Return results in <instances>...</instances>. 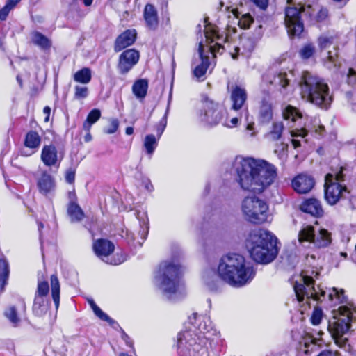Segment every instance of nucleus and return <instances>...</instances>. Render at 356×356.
<instances>
[{"label": "nucleus", "instance_id": "1", "mask_svg": "<svg viewBox=\"0 0 356 356\" xmlns=\"http://www.w3.org/2000/svg\"><path fill=\"white\" fill-rule=\"evenodd\" d=\"M318 273L314 270L309 275L307 271H302L300 275L293 278L292 284L296 300L299 302L306 301L310 305L311 300L323 302L327 298L332 305L343 304L337 310H333L334 316L329 321L328 330L333 337L335 343L347 352L351 350V346L347 337L344 335L350 327L356 328V304L348 302L347 297L344 295L343 289L333 287L324 290L321 286H314V278Z\"/></svg>", "mask_w": 356, "mask_h": 356}, {"label": "nucleus", "instance_id": "2", "mask_svg": "<svg viewBox=\"0 0 356 356\" xmlns=\"http://www.w3.org/2000/svg\"><path fill=\"white\" fill-rule=\"evenodd\" d=\"M230 172L243 190L255 193H262L277 177L274 165L263 159L241 156L235 157Z\"/></svg>", "mask_w": 356, "mask_h": 356}, {"label": "nucleus", "instance_id": "3", "mask_svg": "<svg viewBox=\"0 0 356 356\" xmlns=\"http://www.w3.org/2000/svg\"><path fill=\"white\" fill-rule=\"evenodd\" d=\"M219 277L229 285L240 288L250 284L256 275L253 266L239 254L229 253L221 257L218 266Z\"/></svg>", "mask_w": 356, "mask_h": 356}, {"label": "nucleus", "instance_id": "4", "mask_svg": "<svg viewBox=\"0 0 356 356\" xmlns=\"http://www.w3.org/2000/svg\"><path fill=\"white\" fill-rule=\"evenodd\" d=\"M287 4L284 9V24L289 36L300 37L303 33L305 27L302 16L311 22H321L328 15L326 8H321L316 13V9L310 4H296L293 0H287Z\"/></svg>", "mask_w": 356, "mask_h": 356}, {"label": "nucleus", "instance_id": "5", "mask_svg": "<svg viewBox=\"0 0 356 356\" xmlns=\"http://www.w3.org/2000/svg\"><path fill=\"white\" fill-rule=\"evenodd\" d=\"M246 246L252 259L259 264L272 262L278 254L277 238L271 232L262 229L250 234Z\"/></svg>", "mask_w": 356, "mask_h": 356}, {"label": "nucleus", "instance_id": "6", "mask_svg": "<svg viewBox=\"0 0 356 356\" xmlns=\"http://www.w3.org/2000/svg\"><path fill=\"white\" fill-rule=\"evenodd\" d=\"M182 267L177 261L169 260L160 264L154 278L160 289L169 300H175L178 298L182 286Z\"/></svg>", "mask_w": 356, "mask_h": 356}, {"label": "nucleus", "instance_id": "7", "mask_svg": "<svg viewBox=\"0 0 356 356\" xmlns=\"http://www.w3.org/2000/svg\"><path fill=\"white\" fill-rule=\"evenodd\" d=\"M298 84L302 97L307 101L325 108L331 104L329 87L321 77L305 71Z\"/></svg>", "mask_w": 356, "mask_h": 356}, {"label": "nucleus", "instance_id": "8", "mask_svg": "<svg viewBox=\"0 0 356 356\" xmlns=\"http://www.w3.org/2000/svg\"><path fill=\"white\" fill-rule=\"evenodd\" d=\"M198 316L193 313L188 317L191 327L188 330L179 332L177 335V349L179 354L183 356H194V353H198L205 343L204 339H208L204 334L209 332V328L204 322L196 326V321Z\"/></svg>", "mask_w": 356, "mask_h": 356}, {"label": "nucleus", "instance_id": "9", "mask_svg": "<svg viewBox=\"0 0 356 356\" xmlns=\"http://www.w3.org/2000/svg\"><path fill=\"white\" fill-rule=\"evenodd\" d=\"M241 209L245 219L253 224H262L268 220V205L256 196H248L242 202Z\"/></svg>", "mask_w": 356, "mask_h": 356}, {"label": "nucleus", "instance_id": "10", "mask_svg": "<svg viewBox=\"0 0 356 356\" xmlns=\"http://www.w3.org/2000/svg\"><path fill=\"white\" fill-rule=\"evenodd\" d=\"M298 241L306 249L325 248L331 243V234L325 229L316 231L314 227L307 225L299 232Z\"/></svg>", "mask_w": 356, "mask_h": 356}, {"label": "nucleus", "instance_id": "11", "mask_svg": "<svg viewBox=\"0 0 356 356\" xmlns=\"http://www.w3.org/2000/svg\"><path fill=\"white\" fill-rule=\"evenodd\" d=\"M295 77V71L289 67H277L268 69L262 75V83L284 93L292 79Z\"/></svg>", "mask_w": 356, "mask_h": 356}, {"label": "nucleus", "instance_id": "12", "mask_svg": "<svg viewBox=\"0 0 356 356\" xmlns=\"http://www.w3.org/2000/svg\"><path fill=\"white\" fill-rule=\"evenodd\" d=\"M227 111L220 104L206 99L199 114V120L203 125L213 127L222 122Z\"/></svg>", "mask_w": 356, "mask_h": 356}, {"label": "nucleus", "instance_id": "13", "mask_svg": "<svg viewBox=\"0 0 356 356\" xmlns=\"http://www.w3.org/2000/svg\"><path fill=\"white\" fill-rule=\"evenodd\" d=\"M343 168L339 172L328 173L325 177V199L330 205L336 204L343 197V192L346 191V186H342L339 181L343 180Z\"/></svg>", "mask_w": 356, "mask_h": 356}, {"label": "nucleus", "instance_id": "14", "mask_svg": "<svg viewBox=\"0 0 356 356\" xmlns=\"http://www.w3.org/2000/svg\"><path fill=\"white\" fill-rule=\"evenodd\" d=\"M225 50V47L218 42L213 46H210L207 50L204 49V45L202 41H200L198 45V57L201 63L198 64L193 70V75L198 81L204 80V75L210 65L209 54L210 53L216 56V54H222Z\"/></svg>", "mask_w": 356, "mask_h": 356}, {"label": "nucleus", "instance_id": "15", "mask_svg": "<svg viewBox=\"0 0 356 356\" xmlns=\"http://www.w3.org/2000/svg\"><path fill=\"white\" fill-rule=\"evenodd\" d=\"M261 28V25L258 26L256 35L242 37L240 40L241 47L235 45L232 46L229 44L227 45L229 49V54L234 60H238L241 56L245 58L250 57L262 36Z\"/></svg>", "mask_w": 356, "mask_h": 356}, {"label": "nucleus", "instance_id": "16", "mask_svg": "<svg viewBox=\"0 0 356 356\" xmlns=\"http://www.w3.org/2000/svg\"><path fill=\"white\" fill-rule=\"evenodd\" d=\"M49 293L48 282L38 280L32 307L33 313L35 316H42L49 311L51 305Z\"/></svg>", "mask_w": 356, "mask_h": 356}, {"label": "nucleus", "instance_id": "17", "mask_svg": "<svg viewBox=\"0 0 356 356\" xmlns=\"http://www.w3.org/2000/svg\"><path fill=\"white\" fill-rule=\"evenodd\" d=\"M324 65L330 70H332L336 74H340L341 76H346V82L352 87L356 86V71L353 68H348V71L341 70V63L338 59L337 53L332 54L331 51L327 53V56L323 59Z\"/></svg>", "mask_w": 356, "mask_h": 356}, {"label": "nucleus", "instance_id": "18", "mask_svg": "<svg viewBox=\"0 0 356 356\" xmlns=\"http://www.w3.org/2000/svg\"><path fill=\"white\" fill-rule=\"evenodd\" d=\"M248 94L245 88L235 86L231 92V108L235 111H241V118H244L248 122L249 111L246 104Z\"/></svg>", "mask_w": 356, "mask_h": 356}, {"label": "nucleus", "instance_id": "19", "mask_svg": "<svg viewBox=\"0 0 356 356\" xmlns=\"http://www.w3.org/2000/svg\"><path fill=\"white\" fill-rule=\"evenodd\" d=\"M64 157V152L54 144L50 143L42 147L40 159L46 167H59Z\"/></svg>", "mask_w": 356, "mask_h": 356}, {"label": "nucleus", "instance_id": "20", "mask_svg": "<svg viewBox=\"0 0 356 356\" xmlns=\"http://www.w3.org/2000/svg\"><path fill=\"white\" fill-rule=\"evenodd\" d=\"M140 54L134 49H129L124 51L119 56L118 69L121 74L128 73L132 67L138 62Z\"/></svg>", "mask_w": 356, "mask_h": 356}, {"label": "nucleus", "instance_id": "21", "mask_svg": "<svg viewBox=\"0 0 356 356\" xmlns=\"http://www.w3.org/2000/svg\"><path fill=\"white\" fill-rule=\"evenodd\" d=\"M314 179L309 175L300 174L292 180V186L298 193H307L314 186Z\"/></svg>", "mask_w": 356, "mask_h": 356}, {"label": "nucleus", "instance_id": "22", "mask_svg": "<svg viewBox=\"0 0 356 356\" xmlns=\"http://www.w3.org/2000/svg\"><path fill=\"white\" fill-rule=\"evenodd\" d=\"M137 33L135 29H127L120 34L114 42L115 52H119L132 45L136 39Z\"/></svg>", "mask_w": 356, "mask_h": 356}, {"label": "nucleus", "instance_id": "23", "mask_svg": "<svg viewBox=\"0 0 356 356\" xmlns=\"http://www.w3.org/2000/svg\"><path fill=\"white\" fill-rule=\"evenodd\" d=\"M143 18L146 27L151 31H156L159 26L158 12L156 8L147 3L143 10Z\"/></svg>", "mask_w": 356, "mask_h": 356}, {"label": "nucleus", "instance_id": "24", "mask_svg": "<svg viewBox=\"0 0 356 356\" xmlns=\"http://www.w3.org/2000/svg\"><path fill=\"white\" fill-rule=\"evenodd\" d=\"M93 250L96 255L104 260L103 257H107L113 252L115 245L111 241L101 238L94 242Z\"/></svg>", "mask_w": 356, "mask_h": 356}, {"label": "nucleus", "instance_id": "25", "mask_svg": "<svg viewBox=\"0 0 356 356\" xmlns=\"http://www.w3.org/2000/svg\"><path fill=\"white\" fill-rule=\"evenodd\" d=\"M37 185L40 193L47 195L54 190L56 187L55 179L47 171H44L38 179Z\"/></svg>", "mask_w": 356, "mask_h": 356}, {"label": "nucleus", "instance_id": "26", "mask_svg": "<svg viewBox=\"0 0 356 356\" xmlns=\"http://www.w3.org/2000/svg\"><path fill=\"white\" fill-rule=\"evenodd\" d=\"M301 210L315 217H321L323 214V210L321 202L316 198L305 200L300 206Z\"/></svg>", "mask_w": 356, "mask_h": 356}, {"label": "nucleus", "instance_id": "27", "mask_svg": "<svg viewBox=\"0 0 356 356\" xmlns=\"http://www.w3.org/2000/svg\"><path fill=\"white\" fill-rule=\"evenodd\" d=\"M273 116L272 104L266 99H263L259 106L258 120L261 124L269 123Z\"/></svg>", "mask_w": 356, "mask_h": 356}, {"label": "nucleus", "instance_id": "28", "mask_svg": "<svg viewBox=\"0 0 356 356\" xmlns=\"http://www.w3.org/2000/svg\"><path fill=\"white\" fill-rule=\"evenodd\" d=\"M41 143L42 138L37 131L31 130L26 134L24 145L31 149L32 153H35L39 149Z\"/></svg>", "mask_w": 356, "mask_h": 356}, {"label": "nucleus", "instance_id": "29", "mask_svg": "<svg viewBox=\"0 0 356 356\" xmlns=\"http://www.w3.org/2000/svg\"><path fill=\"white\" fill-rule=\"evenodd\" d=\"M284 125L282 121L273 122L269 131L264 135L265 138L270 141H277L282 138Z\"/></svg>", "mask_w": 356, "mask_h": 356}, {"label": "nucleus", "instance_id": "30", "mask_svg": "<svg viewBox=\"0 0 356 356\" xmlns=\"http://www.w3.org/2000/svg\"><path fill=\"white\" fill-rule=\"evenodd\" d=\"M197 31L198 33H197V35H199V33H200V37L202 38V35H204L205 38V43H204V41L201 40L200 41L203 42V44L204 45V49L207 50L209 49L210 46L211 45V43H213L215 40V39H218L219 35L217 33L216 31L213 29H209V27L204 26V32L202 33V26L200 24H198L197 26Z\"/></svg>", "mask_w": 356, "mask_h": 356}, {"label": "nucleus", "instance_id": "31", "mask_svg": "<svg viewBox=\"0 0 356 356\" xmlns=\"http://www.w3.org/2000/svg\"><path fill=\"white\" fill-rule=\"evenodd\" d=\"M339 39V35L337 33L327 32L321 35L318 38V45L321 50L329 48L332 44H334Z\"/></svg>", "mask_w": 356, "mask_h": 356}, {"label": "nucleus", "instance_id": "32", "mask_svg": "<svg viewBox=\"0 0 356 356\" xmlns=\"http://www.w3.org/2000/svg\"><path fill=\"white\" fill-rule=\"evenodd\" d=\"M67 214L72 222H77L82 220L84 217V212L80 206L74 201H70L67 206Z\"/></svg>", "mask_w": 356, "mask_h": 356}, {"label": "nucleus", "instance_id": "33", "mask_svg": "<svg viewBox=\"0 0 356 356\" xmlns=\"http://www.w3.org/2000/svg\"><path fill=\"white\" fill-rule=\"evenodd\" d=\"M148 81L147 79H138L132 86V92L136 98L143 99L147 95Z\"/></svg>", "mask_w": 356, "mask_h": 356}, {"label": "nucleus", "instance_id": "34", "mask_svg": "<svg viewBox=\"0 0 356 356\" xmlns=\"http://www.w3.org/2000/svg\"><path fill=\"white\" fill-rule=\"evenodd\" d=\"M51 295L54 301L56 310L57 311L60 305V283L56 275H51Z\"/></svg>", "mask_w": 356, "mask_h": 356}, {"label": "nucleus", "instance_id": "35", "mask_svg": "<svg viewBox=\"0 0 356 356\" xmlns=\"http://www.w3.org/2000/svg\"><path fill=\"white\" fill-rule=\"evenodd\" d=\"M33 43L42 50H49L51 47V41L44 35L38 31L32 33Z\"/></svg>", "mask_w": 356, "mask_h": 356}, {"label": "nucleus", "instance_id": "36", "mask_svg": "<svg viewBox=\"0 0 356 356\" xmlns=\"http://www.w3.org/2000/svg\"><path fill=\"white\" fill-rule=\"evenodd\" d=\"M10 274L9 264L5 258L0 259V293L3 292Z\"/></svg>", "mask_w": 356, "mask_h": 356}, {"label": "nucleus", "instance_id": "37", "mask_svg": "<svg viewBox=\"0 0 356 356\" xmlns=\"http://www.w3.org/2000/svg\"><path fill=\"white\" fill-rule=\"evenodd\" d=\"M101 118V111L99 109L94 108L91 110L87 115L86 120L83 123V129L86 131H90L91 127L97 122Z\"/></svg>", "mask_w": 356, "mask_h": 356}, {"label": "nucleus", "instance_id": "38", "mask_svg": "<svg viewBox=\"0 0 356 356\" xmlns=\"http://www.w3.org/2000/svg\"><path fill=\"white\" fill-rule=\"evenodd\" d=\"M4 315L13 327H17L20 325L22 319L19 317L15 307H9L5 310Z\"/></svg>", "mask_w": 356, "mask_h": 356}, {"label": "nucleus", "instance_id": "39", "mask_svg": "<svg viewBox=\"0 0 356 356\" xmlns=\"http://www.w3.org/2000/svg\"><path fill=\"white\" fill-rule=\"evenodd\" d=\"M92 79L91 70L88 67H83L77 71L74 75V80L83 84L88 83Z\"/></svg>", "mask_w": 356, "mask_h": 356}, {"label": "nucleus", "instance_id": "40", "mask_svg": "<svg viewBox=\"0 0 356 356\" xmlns=\"http://www.w3.org/2000/svg\"><path fill=\"white\" fill-rule=\"evenodd\" d=\"M158 138L153 134H148L144 139V147L147 154L152 156L158 145Z\"/></svg>", "mask_w": 356, "mask_h": 356}, {"label": "nucleus", "instance_id": "41", "mask_svg": "<svg viewBox=\"0 0 356 356\" xmlns=\"http://www.w3.org/2000/svg\"><path fill=\"white\" fill-rule=\"evenodd\" d=\"M136 214V217L140 222V230L139 231L138 234L140 235L141 239L143 241H144L146 239L149 232V225L147 214L145 213H143L141 216H140V212H137Z\"/></svg>", "mask_w": 356, "mask_h": 356}, {"label": "nucleus", "instance_id": "42", "mask_svg": "<svg viewBox=\"0 0 356 356\" xmlns=\"http://www.w3.org/2000/svg\"><path fill=\"white\" fill-rule=\"evenodd\" d=\"M282 114L285 120H290L292 122H295L297 119L302 118L301 113L296 108L291 105H288L284 108Z\"/></svg>", "mask_w": 356, "mask_h": 356}, {"label": "nucleus", "instance_id": "43", "mask_svg": "<svg viewBox=\"0 0 356 356\" xmlns=\"http://www.w3.org/2000/svg\"><path fill=\"white\" fill-rule=\"evenodd\" d=\"M170 98L168 99V106H167L166 111H165L164 115L163 116V118L161 119L159 124L156 127V131L158 139H159L161 138V136L163 134V133L166 127V125H167V119H168V113H169V110H170Z\"/></svg>", "mask_w": 356, "mask_h": 356}, {"label": "nucleus", "instance_id": "44", "mask_svg": "<svg viewBox=\"0 0 356 356\" xmlns=\"http://www.w3.org/2000/svg\"><path fill=\"white\" fill-rule=\"evenodd\" d=\"M316 51L314 45L312 43H308L304 45L299 51V55L302 59H309L313 56Z\"/></svg>", "mask_w": 356, "mask_h": 356}, {"label": "nucleus", "instance_id": "45", "mask_svg": "<svg viewBox=\"0 0 356 356\" xmlns=\"http://www.w3.org/2000/svg\"><path fill=\"white\" fill-rule=\"evenodd\" d=\"M95 314L102 321L107 322L113 328L119 327V324L108 315L104 313L99 307L93 311Z\"/></svg>", "mask_w": 356, "mask_h": 356}, {"label": "nucleus", "instance_id": "46", "mask_svg": "<svg viewBox=\"0 0 356 356\" xmlns=\"http://www.w3.org/2000/svg\"><path fill=\"white\" fill-rule=\"evenodd\" d=\"M74 99H83L88 96V88L86 86H76L74 88Z\"/></svg>", "mask_w": 356, "mask_h": 356}, {"label": "nucleus", "instance_id": "47", "mask_svg": "<svg viewBox=\"0 0 356 356\" xmlns=\"http://www.w3.org/2000/svg\"><path fill=\"white\" fill-rule=\"evenodd\" d=\"M136 178L141 181L142 185L147 191L152 192L154 190V186L150 179L144 176L141 172H138V175L136 176Z\"/></svg>", "mask_w": 356, "mask_h": 356}, {"label": "nucleus", "instance_id": "48", "mask_svg": "<svg viewBox=\"0 0 356 356\" xmlns=\"http://www.w3.org/2000/svg\"><path fill=\"white\" fill-rule=\"evenodd\" d=\"M253 19L250 14L243 15L241 19L238 20V25L241 28L246 29L250 26V24L252 23Z\"/></svg>", "mask_w": 356, "mask_h": 356}, {"label": "nucleus", "instance_id": "49", "mask_svg": "<svg viewBox=\"0 0 356 356\" xmlns=\"http://www.w3.org/2000/svg\"><path fill=\"white\" fill-rule=\"evenodd\" d=\"M242 119H244V118H241V111H239V115L236 117L232 118L229 122L227 120V116L225 118V119L222 120V122L221 124L226 127L228 128H233L235 127H237L239 121H241Z\"/></svg>", "mask_w": 356, "mask_h": 356}, {"label": "nucleus", "instance_id": "50", "mask_svg": "<svg viewBox=\"0 0 356 356\" xmlns=\"http://www.w3.org/2000/svg\"><path fill=\"white\" fill-rule=\"evenodd\" d=\"M127 260V255L124 253L115 254L112 258H111L110 261H106V262L112 264V265H119L122 263L124 262Z\"/></svg>", "mask_w": 356, "mask_h": 356}, {"label": "nucleus", "instance_id": "51", "mask_svg": "<svg viewBox=\"0 0 356 356\" xmlns=\"http://www.w3.org/2000/svg\"><path fill=\"white\" fill-rule=\"evenodd\" d=\"M76 170L73 168H68L65 173V181L70 184L74 183Z\"/></svg>", "mask_w": 356, "mask_h": 356}, {"label": "nucleus", "instance_id": "52", "mask_svg": "<svg viewBox=\"0 0 356 356\" xmlns=\"http://www.w3.org/2000/svg\"><path fill=\"white\" fill-rule=\"evenodd\" d=\"M118 327H116L115 328H117ZM120 330V332H121V337L122 339H123V341L125 342L126 345L129 347H130L133 352H135V350H134V341L133 340L131 339V337L124 332V330L120 327V326L118 327Z\"/></svg>", "mask_w": 356, "mask_h": 356}, {"label": "nucleus", "instance_id": "53", "mask_svg": "<svg viewBox=\"0 0 356 356\" xmlns=\"http://www.w3.org/2000/svg\"><path fill=\"white\" fill-rule=\"evenodd\" d=\"M322 320V312L320 309H315L311 317V322L313 325L320 324Z\"/></svg>", "mask_w": 356, "mask_h": 356}, {"label": "nucleus", "instance_id": "54", "mask_svg": "<svg viewBox=\"0 0 356 356\" xmlns=\"http://www.w3.org/2000/svg\"><path fill=\"white\" fill-rule=\"evenodd\" d=\"M119 127V121L117 119H112L110 121L109 127L105 129V133L113 134L115 133Z\"/></svg>", "mask_w": 356, "mask_h": 356}, {"label": "nucleus", "instance_id": "55", "mask_svg": "<svg viewBox=\"0 0 356 356\" xmlns=\"http://www.w3.org/2000/svg\"><path fill=\"white\" fill-rule=\"evenodd\" d=\"M13 8V6H11L8 3H6L5 5V6L0 10V19L5 20L6 19V17H8L10 10Z\"/></svg>", "mask_w": 356, "mask_h": 356}, {"label": "nucleus", "instance_id": "56", "mask_svg": "<svg viewBox=\"0 0 356 356\" xmlns=\"http://www.w3.org/2000/svg\"><path fill=\"white\" fill-rule=\"evenodd\" d=\"M261 10H266L268 5V0H250Z\"/></svg>", "mask_w": 356, "mask_h": 356}, {"label": "nucleus", "instance_id": "57", "mask_svg": "<svg viewBox=\"0 0 356 356\" xmlns=\"http://www.w3.org/2000/svg\"><path fill=\"white\" fill-rule=\"evenodd\" d=\"M244 121L247 123L246 130L250 131V136L252 137L254 136L256 134V132L254 131V123L250 120V116L248 117V122H246L245 120Z\"/></svg>", "mask_w": 356, "mask_h": 356}, {"label": "nucleus", "instance_id": "58", "mask_svg": "<svg viewBox=\"0 0 356 356\" xmlns=\"http://www.w3.org/2000/svg\"><path fill=\"white\" fill-rule=\"evenodd\" d=\"M338 353L337 351H332L330 350H324L321 351L317 356H337Z\"/></svg>", "mask_w": 356, "mask_h": 356}, {"label": "nucleus", "instance_id": "59", "mask_svg": "<svg viewBox=\"0 0 356 356\" xmlns=\"http://www.w3.org/2000/svg\"><path fill=\"white\" fill-rule=\"evenodd\" d=\"M351 209H356V196H351L348 201Z\"/></svg>", "mask_w": 356, "mask_h": 356}, {"label": "nucleus", "instance_id": "60", "mask_svg": "<svg viewBox=\"0 0 356 356\" xmlns=\"http://www.w3.org/2000/svg\"><path fill=\"white\" fill-rule=\"evenodd\" d=\"M43 112L44 113H45L47 115V117L45 118V121H48L49 120V116L50 115V112H51V108L49 106H45L43 109Z\"/></svg>", "mask_w": 356, "mask_h": 356}, {"label": "nucleus", "instance_id": "61", "mask_svg": "<svg viewBox=\"0 0 356 356\" xmlns=\"http://www.w3.org/2000/svg\"><path fill=\"white\" fill-rule=\"evenodd\" d=\"M205 283L208 286L209 289L211 291L216 290V286L211 284V282L209 280H205Z\"/></svg>", "mask_w": 356, "mask_h": 356}, {"label": "nucleus", "instance_id": "62", "mask_svg": "<svg viewBox=\"0 0 356 356\" xmlns=\"http://www.w3.org/2000/svg\"><path fill=\"white\" fill-rule=\"evenodd\" d=\"M127 135H131L134 133V128L132 127H127L125 129Z\"/></svg>", "mask_w": 356, "mask_h": 356}, {"label": "nucleus", "instance_id": "63", "mask_svg": "<svg viewBox=\"0 0 356 356\" xmlns=\"http://www.w3.org/2000/svg\"><path fill=\"white\" fill-rule=\"evenodd\" d=\"M88 302L90 304V306L92 308V311H94L95 309V308L98 307V306L96 305V303L95 302V301L93 300H90L88 301Z\"/></svg>", "mask_w": 356, "mask_h": 356}, {"label": "nucleus", "instance_id": "64", "mask_svg": "<svg viewBox=\"0 0 356 356\" xmlns=\"http://www.w3.org/2000/svg\"><path fill=\"white\" fill-rule=\"evenodd\" d=\"M91 140H92V136H91V134L89 133V131H88V133L86 134V135L84 136V141H85V142H86V143H88V142H90Z\"/></svg>", "mask_w": 356, "mask_h": 356}]
</instances>
